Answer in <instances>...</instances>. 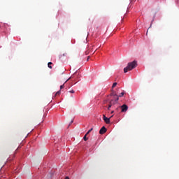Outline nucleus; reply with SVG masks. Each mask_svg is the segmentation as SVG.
I'll use <instances>...</instances> for the list:
<instances>
[{
    "label": "nucleus",
    "mask_w": 179,
    "mask_h": 179,
    "mask_svg": "<svg viewBox=\"0 0 179 179\" xmlns=\"http://www.w3.org/2000/svg\"><path fill=\"white\" fill-rule=\"evenodd\" d=\"M138 64L136 61H133L131 62H129L127 64V66L124 68V73H127L129 71H132V69H134V68H136Z\"/></svg>",
    "instance_id": "f257e3e1"
},
{
    "label": "nucleus",
    "mask_w": 179,
    "mask_h": 179,
    "mask_svg": "<svg viewBox=\"0 0 179 179\" xmlns=\"http://www.w3.org/2000/svg\"><path fill=\"white\" fill-rule=\"evenodd\" d=\"M118 100H120V99L118 98V96L116 97V98H115V99L113 98V99L110 100L111 104H112L113 106H115V104H118Z\"/></svg>",
    "instance_id": "f03ea898"
},
{
    "label": "nucleus",
    "mask_w": 179,
    "mask_h": 179,
    "mask_svg": "<svg viewBox=\"0 0 179 179\" xmlns=\"http://www.w3.org/2000/svg\"><path fill=\"white\" fill-rule=\"evenodd\" d=\"M120 108H122V113H125L128 110V106H127V104H123L120 106Z\"/></svg>",
    "instance_id": "7ed1b4c3"
},
{
    "label": "nucleus",
    "mask_w": 179,
    "mask_h": 179,
    "mask_svg": "<svg viewBox=\"0 0 179 179\" xmlns=\"http://www.w3.org/2000/svg\"><path fill=\"white\" fill-rule=\"evenodd\" d=\"M106 132H107V129L106 127L103 126L99 131V134L100 135H103V134H106Z\"/></svg>",
    "instance_id": "20e7f679"
},
{
    "label": "nucleus",
    "mask_w": 179,
    "mask_h": 179,
    "mask_svg": "<svg viewBox=\"0 0 179 179\" xmlns=\"http://www.w3.org/2000/svg\"><path fill=\"white\" fill-rule=\"evenodd\" d=\"M103 121H105L106 124H110V117H106V115H103Z\"/></svg>",
    "instance_id": "39448f33"
},
{
    "label": "nucleus",
    "mask_w": 179,
    "mask_h": 179,
    "mask_svg": "<svg viewBox=\"0 0 179 179\" xmlns=\"http://www.w3.org/2000/svg\"><path fill=\"white\" fill-rule=\"evenodd\" d=\"M124 94H125V91L121 92L119 95L117 96V97H118V99H120V97H124Z\"/></svg>",
    "instance_id": "423d86ee"
},
{
    "label": "nucleus",
    "mask_w": 179,
    "mask_h": 179,
    "mask_svg": "<svg viewBox=\"0 0 179 179\" xmlns=\"http://www.w3.org/2000/svg\"><path fill=\"white\" fill-rule=\"evenodd\" d=\"M110 96H113V99H117V96H118L117 94V93L113 92L111 94H110Z\"/></svg>",
    "instance_id": "0eeeda50"
},
{
    "label": "nucleus",
    "mask_w": 179,
    "mask_h": 179,
    "mask_svg": "<svg viewBox=\"0 0 179 179\" xmlns=\"http://www.w3.org/2000/svg\"><path fill=\"white\" fill-rule=\"evenodd\" d=\"M51 65H52V62L48 63V68H50V69H52V66H51Z\"/></svg>",
    "instance_id": "6e6552de"
},
{
    "label": "nucleus",
    "mask_w": 179,
    "mask_h": 179,
    "mask_svg": "<svg viewBox=\"0 0 179 179\" xmlns=\"http://www.w3.org/2000/svg\"><path fill=\"white\" fill-rule=\"evenodd\" d=\"M57 94H61V90L57 91L55 94H53V97H55L57 96Z\"/></svg>",
    "instance_id": "1a4fd4ad"
},
{
    "label": "nucleus",
    "mask_w": 179,
    "mask_h": 179,
    "mask_svg": "<svg viewBox=\"0 0 179 179\" xmlns=\"http://www.w3.org/2000/svg\"><path fill=\"white\" fill-rule=\"evenodd\" d=\"M155 16H156V15H154L153 19H152V21H151V24H150V27H152V24H153V22H155Z\"/></svg>",
    "instance_id": "9d476101"
},
{
    "label": "nucleus",
    "mask_w": 179,
    "mask_h": 179,
    "mask_svg": "<svg viewBox=\"0 0 179 179\" xmlns=\"http://www.w3.org/2000/svg\"><path fill=\"white\" fill-rule=\"evenodd\" d=\"M92 131H93V128H91L90 130H88V131L86 133V135H89Z\"/></svg>",
    "instance_id": "9b49d317"
},
{
    "label": "nucleus",
    "mask_w": 179,
    "mask_h": 179,
    "mask_svg": "<svg viewBox=\"0 0 179 179\" xmlns=\"http://www.w3.org/2000/svg\"><path fill=\"white\" fill-rule=\"evenodd\" d=\"M117 83H114L112 85V89H114V87H115V86H117Z\"/></svg>",
    "instance_id": "f8f14e48"
},
{
    "label": "nucleus",
    "mask_w": 179,
    "mask_h": 179,
    "mask_svg": "<svg viewBox=\"0 0 179 179\" xmlns=\"http://www.w3.org/2000/svg\"><path fill=\"white\" fill-rule=\"evenodd\" d=\"M86 136H87V135L85 134V136L83 137L84 141H87V137Z\"/></svg>",
    "instance_id": "ddd939ff"
},
{
    "label": "nucleus",
    "mask_w": 179,
    "mask_h": 179,
    "mask_svg": "<svg viewBox=\"0 0 179 179\" xmlns=\"http://www.w3.org/2000/svg\"><path fill=\"white\" fill-rule=\"evenodd\" d=\"M69 93H75V91L73 90H71L69 91Z\"/></svg>",
    "instance_id": "4468645a"
},
{
    "label": "nucleus",
    "mask_w": 179,
    "mask_h": 179,
    "mask_svg": "<svg viewBox=\"0 0 179 179\" xmlns=\"http://www.w3.org/2000/svg\"><path fill=\"white\" fill-rule=\"evenodd\" d=\"M62 89H64V84L62 85H60V90H62Z\"/></svg>",
    "instance_id": "2eb2a0df"
},
{
    "label": "nucleus",
    "mask_w": 179,
    "mask_h": 179,
    "mask_svg": "<svg viewBox=\"0 0 179 179\" xmlns=\"http://www.w3.org/2000/svg\"><path fill=\"white\" fill-rule=\"evenodd\" d=\"M109 106H112L113 107V103H111V100L109 101Z\"/></svg>",
    "instance_id": "dca6fc26"
},
{
    "label": "nucleus",
    "mask_w": 179,
    "mask_h": 179,
    "mask_svg": "<svg viewBox=\"0 0 179 179\" xmlns=\"http://www.w3.org/2000/svg\"><path fill=\"white\" fill-rule=\"evenodd\" d=\"M111 105H108V110H110L111 108Z\"/></svg>",
    "instance_id": "f3484780"
},
{
    "label": "nucleus",
    "mask_w": 179,
    "mask_h": 179,
    "mask_svg": "<svg viewBox=\"0 0 179 179\" xmlns=\"http://www.w3.org/2000/svg\"><path fill=\"white\" fill-rule=\"evenodd\" d=\"M120 108H121V107L119 106V107L116 108L115 110H120Z\"/></svg>",
    "instance_id": "a211bd4d"
},
{
    "label": "nucleus",
    "mask_w": 179,
    "mask_h": 179,
    "mask_svg": "<svg viewBox=\"0 0 179 179\" xmlns=\"http://www.w3.org/2000/svg\"><path fill=\"white\" fill-rule=\"evenodd\" d=\"M69 79H71V78H69V79H67L64 83H66L68 82V80H69Z\"/></svg>",
    "instance_id": "6ab92c4d"
},
{
    "label": "nucleus",
    "mask_w": 179,
    "mask_h": 179,
    "mask_svg": "<svg viewBox=\"0 0 179 179\" xmlns=\"http://www.w3.org/2000/svg\"><path fill=\"white\" fill-rule=\"evenodd\" d=\"M73 122V120H71V121L70 122L69 125H71V124H72Z\"/></svg>",
    "instance_id": "aec40b11"
},
{
    "label": "nucleus",
    "mask_w": 179,
    "mask_h": 179,
    "mask_svg": "<svg viewBox=\"0 0 179 179\" xmlns=\"http://www.w3.org/2000/svg\"><path fill=\"white\" fill-rule=\"evenodd\" d=\"M111 114H114V110H112V111H111Z\"/></svg>",
    "instance_id": "412c9836"
},
{
    "label": "nucleus",
    "mask_w": 179,
    "mask_h": 179,
    "mask_svg": "<svg viewBox=\"0 0 179 179\" xmlns=\"http://www.w3.org/2000/svg\"><path fill=\"white\" fill-rule=\"evenodd\" d=\"M65 179H69V177L66 176V177L65 178Z\"/></svg>",
    "instance_id": "4be33fe9"
},
{
    "label": "nucleus",
    "mask_w": 179,
    "mask_h": 179,
    "mask_svg": "<svg viewBox=\"0 0 179 179\" xmlns=\"http://www.w3.org/2000/svg\"><path fill=\"white\" fill-rule=\"evenodd\" d=\"M113 117H114V115L110 116L109 118H113Z\"/></svg>",
    "instance_id": "5701e85b"
},
{
    "label": "nucleus",
    "mask_w": 179,
    "mask_h": 179,
    "mask_svg": "<svg viewBox=\"0 0 179 179\" xmlns=\"http://www.w3.org/2000/svg\"><path fill=\"white\" fill-rule=\"evenodd\" d=\"M87 61H89V57L87 59Z\"/></svg>",
    "instance_id": "b1692460"
},
{
    "label": "nucleus",
    "mask_w": 179,
    "mask_h": 179,
    "mask_svg": "<svg viewBox=\"0 0 179 179\" xmlns=\"http://www.w3.org/2000/svg\"><path fill=\"white\" fill-rule=\"evenodd\" d=\"M131 1V3L132 2V0H130Z\"/></svg>",
    "instance_id": "393cba45"
}]
</instances>
